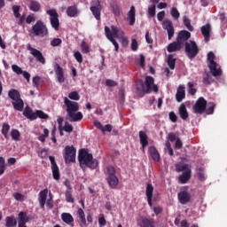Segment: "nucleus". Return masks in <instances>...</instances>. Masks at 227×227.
<instances>
[{
    "label": "nucleus",
    "mask_w": 227,
    "mask_h": 227,
    "mask_svg": "<svg viewBox=\"0 0 227 227\" xmlns=\"http://www.w3.org/2000/svg\"><path fill=\"white\" fill-rule=\"evenodd\" d=\"M105 33L106 38L111 42L115 49V52H118L120 51V44H118V42L114 40V35H113V30L111 31V28L109 27H105Z\"/></svg>",
    "instance_id": "nucleus-16"
},
{
    "label": "nucleus",
    "mask_w": 227,
    "mask_h": 227,
    "mask_svg": "<svg viewBox=\"0 0 227 227\" xmlns=\"http://www.w3.org/2000/svg\"><path fill=\"white\" fill-rule=\"evenodd\" d=\"M5 223L6 227H13L17 225V220L13 218V216H7L5 218Z\"/></svg>",
    "instance_id": "nucleus-36"
},
{
    "label": "nucleus",
    "mask_w": 227,
    "mask_h": 227,
    "mask_svg": "<svg viewBox=\"0 0 227 227\" xmlns=\"http://www.w3.org/2000/svg\"><path fill=\"white\" fill-rule=\"evenodd\" d=\"M182 146H184V144L182 143V140L177 137V139L176 140L175 147L176 148V150H181Z\"/></svg>",
    "instance_id": "nucleus-63"
},
{
    "label": "nucleus",
    "mask_w": 227,
    "mask_h": 227,
    "mask_svg": "<svg viewBox=\"0 0 227 227\" xmlns=\"http://www.w3.org/2000/svg\"><path fill=\"white\" fill-rule=\"evenodd\" d=\"M50 162L51 164V171L53 175L54 180H59L60 175H59V168L58 167V164H56V159L54 156H50Z\"/></svg>",
    "instance_id": "nucleus-18"
},
{
    "label": "nucleus",
    "mask_w": 227,
    "mask_h": 227,
    "mask_svg": "<svg viewBox=\"0 0 227 227\" xmlns=\"http://www.w3.org/2000/svg\"><path fill=\"white\" fill-rule=\"evenodd\" d=\"M27 51H29L30 54L34 56V58L38 61V63H42V65H45V58L43 57V54H42V51H40L37 49L33 48L30 43L27 45Z\"/></svg>",
    "instance_id": "nucleus-11"
},
{
    "label": "nucleus",
    "mask_w": 227,
    "mask_h": 227,
    "mask_svg": "<svg viewBox=\"0 0 227 227\" xmlns=\"http://www.w3.org/2000/svg\"><path fill=\"white\" fill-rule=\"evenodd\" d=\"M12 12H13V14L16 19H19L20 17V13L19 12H20V6H18V5L12 6Z\"/></svg>",
    "instance_id": "nucleus-53"
},
{
    "label": "nucleus",
    "mask_w": 227,
    "mask_h": 227,
    "mask_svg": "<svg viewBox=\"0 0 227 227\" xmlns=\"http://www.w3.org/2000/svg\"><path fill=\"white\" fill-rule=\"evenodd\" d=\"M29 3V8L32 12H40V8L42 6L40 5V3L38 1L30 0Z\"/></svg>",
    "instance_id": "nucleus-34"
},
{
    "label": "nucleus",
    "mask_w": 227,
    "mask_h": 227,
    "mask_svg": "<svg viewBox=\"0 0 227 227\" xmlns=\"http://www.w3.org/2000/svg\"><path fill=\"white\" fill-rule=\"evenodd\" d=\"M8 132H10V126L7 123H4L2 127V134L4 136L5 139H8Z\"/></svg>",
    "instance_id": "nucleus-45"
},
{
    "label": "nucleus",
    "mask_w": 227,
    "mask_h": 227,
    "mask_svg": "<svg viewBox=\"0 0 227 227\" xmlns=\"http://www.w3.org/2000/svg\"><path fill=\"white\" fill-rule=\"evenodd\" d=\"M68 98H70L71 100H79V98H81V96H79L78 91H72L68 94Z\"/></svg>",
    "instance_id": "nucleus-47"
},
{
    "label": "nucleus",
    "mask_w": 227,
    "mask_h": 227,
    "mask_svg": "<svg viewBox=\"0 0 227 227\" xmlns=\"http://www.w3.org/2000/svg\"><path fill=\"white\" fill-rule=\"evenodd\" d=\"M183 22H184L185 27H187V29H189L190 31H194V27H192V25H191V20H189V18L187 16L183 17Z\"/></svg>",
    "instance_id": "nucleus-38"
},
{
    "label": "nucleus",
    "mask_w": 227,
    "mask_h": 227,
    "mask_svg": "<svg viewBox=\"0 0 227 227\" xmlns=\"http://www.w3.org/2000/svg\"><path fill=\"white\" fill-rule=\"evenodd\" d=\"M185 98V87L184 85H180L177 88V91L176 94V102H182V100Z\"/></svg>",
    "instance_id": "nucleus-23"
},
{
    "label": "nucleus",
    "mask_w": 227,
    "mask_h": 227,
    "mask_svg": "<svg viewBox=\"0 0 227 227\" xmlns=\"http://www.w3.org/2000/svg\"><path fill=\"white\" fill-rule=\"evenodd\" d=\"M179 116L182 120H186L189 118V113H187V108L184 103H182L179 106Z\"/></svg>",
    "instance_id": "nucleus-29"
},
{
    "label": "nucleus",
    "mask_w": 227,
    "mask_h": 227,
    "mask_svg": "<svg viewBox=\"0 0 227 227\" xmlns=\"http://www.w3.org/2000/svg\"><path fill=\"white\" fill-rule=\"evenodd\" d=\"M170 15L175 19V20H178L180 19V12H178V9L176 7H172L170 10Z\"/></svg>",
    "instance_id": "nucleus-42"
},
{
    "label": "nucleus",
    "mask_w": 227,
    "mask_h": 227,
    "mask_svg": "<svg viewBox=\"0 0 227 227\" xmlns=\"http://www.w3.org/2000/svg\"><path fill=\"white\" fill-rule=\"evenodd\" d=\"M111 30L114 38H117L120 41L122 47H129V39L125 37V33L123 31L120 30L115 26H111Z\"/></svg>",
    "instance_id": "nucleus-8"
},
{
    "label": "nucleus",
    "mask_w": 227,
    "mask_h": 227,
    "mask_svg": "<svg viewBox=\"0 0 227 227\" xmlns=\"http://www.w3.org/2000/svg\"><path fill=\"white\" fill-rule=\"evenodd\" d=\"M146 197L148 205L152 207V198H153V186L150 184L146 186Z\"/></svg>",
    "instance_id": "nucleus-30"
},
{
    "label": "nucleus",
    "mask_w": 227,
    "mask_h": 227,
    "mask_svg": "<svg viewBox=\"0 0 227 227\" xmlns=\"http://www.w3.org/2000/svg\"><path fill=\"white\" fill-rule=\"evenodd\" d=\"M78 160L82 169H97L98 168V160L93 158V154L88 153V149H81L78 154Z\"/></svg>",
    "instance_id": "nucleus-1"
},
{
    "label": "nucleus",
    "mask_w": 227,
    "mask_h": 227,
    "mask_svg": "<svg viewBox=\"0 0 227 227\" xmlns=\"http://www.w3.org/2000/svg\"><path fill=\"white\" fill-rule=\"evenodd\" d=\"M155 8H156L155 4L148 8V13L151 17H155Z\"/></svg>",
    "instance_id": "nucleus-64"
},
{
    "label": "nucleus",
    "mask_w": 227,
    "mask_h": 227,
    "mask_svg": "<svg viewBox=\"0 0 227 227\" xmlns=\"http://www.w3.org/2000/svg\"><path fill=\"white\" fill-rule=\"evenodd\" d=\"M47 194H48V191L47 190H43L42 192H40L39 193V203L41 205V208H43V207H45V202L47 201Z\"/></svg>",
    "instance_id": "nucleus-31"
},
{
    "label": "nucleus",
    "mask_w": 227,
    "mask_h": 227,
    "mask_svg": "<svg viewBox=\"0 0 227 227\" xmlns=\"http://www.w3.org/2000/svg\"><path fill=\"white\" fill-rule=\"evenodd\" d=\"M191 38V34L187 30H181L178 33L176 41L184 47V43H187L188 39Z\"/></svg>",
    "instance_id": "nucleus-19"
},
{
    "label": "nucleus",
    "mask_w": 227,
    "mask_h": 227,
    "mask_svg": "<svg viewBox=\"0 0 227 227\" xmlns=\"http://www.w3.org/2000/svg\"><path fill=\"white\" fill-rule=\"evenodd\" d=\"M82 52L84 54H88V52H90V46L84 41L82 42Z\"/></svg>",
    "instance_id": "nucleus-54"
},
{
    "label": "nucleus",
    "mask_w": 227,
    "mask_h": 227,
    "mask_svg": "<svg viewBox=\"0 0 227 227\" xmlns=\"http://www.w3.org/2000/svg\"><path fill=\"white\" fill-rule=\"evenodd\" d=\"M185 52L190 58V59H192V58H196L198 56V53L200 52V48H198V44L194 41H190L185 43Z\"/></svg>",
    "instance_id": "nucleus-7"
},
{
    "label": "nucleus",
    "mask_w": 227,
    "mask_h": 227,
    "mask_svg": "<svg viewBox=\"0 0 227 227\" xmlns=\"http://www.w3.org/2000/svg\"><path fill=\"white\" fill-rule=\"evenodd\" d=\"M197 176L200 182H203V180H205V171L203 170V168H199L197 172Z\"/></svg>",
    "instance_id": "nucleus-52"
},
{
    "label": "nucleus",
    "mask_w": 227,
    "mask_h": 227,
    "mask_svg": "<svg viewBox=\"0 0 227 227\" xmlns=\"http://www.w3.org/2000/svg\"><path fill=\"white\" fill-rule=\"evenodd\" d=\"M19 223H23L25 224L29 221V218L27 217V215H25L24 212H20L19 214Z\"/></svg>",
    "instance_id": "nucleus-46"
},
{
    "label": "nucleus",
    "mask_w": 227,
    "mask_h": 227,
    "mask_svg": "<svg viewBox=\"0 0 227 227\" xmlns=\"http://www.w3.org/2000/svg\"><path fill=\"white\" fill-rule=\"evenodd\" d=\"M106 86H109L110 88H114V86H118V82H114V80H106Z\"/></svg>",
    "instance_id": "nucleus-60"
},
{
    "label": "nucleus",
    "mask_w": 227,
    "mask_h": 227,
    "mask_svg": "<svg viewBox=\"0 0 227 227\" xmlns=\"http://www.w3.org/2000/svg\"><path fill=\"white\" fill-rule=\"evenodd\" d=\"M177 198L179 200V203H181V205H187V203H189V201H191V193L189 192V191H187V189L183 188L181 189L180 192L177 194Z\"/></svg>",
    "instance_id": "nucleus-15"
},
{
    "label": "nucleus",
    "mask_w": 227,
    "mask_h": 227,
    "mask_svg": "<svg viewBox=\"0 0 227 227\" xmlns=\"http://www.w3.org/2000/svg\"><path fill=\"white\" fill-rule=\"evenodd\" d=\"M29 33L32 36H40V38H43V36L49 35V29H47V26L43 24V21L37 20L35 24L32 26Z\"/></svg>",
    "instance_id": "nucleus-3"
},
{
    "label": "nucleus",
    "mask_w": 227,
    "mask_h": 227,
    "mask_svg": "<svg viewBox=\"0 0 227 227\" xmlns=\"http://www.w3.org/2000/svg\"><path fill=\"white\" fill-rule=\"evenodd\" d=\"M189 93L190 95H196V89H194V83L189 82H188Z\"/></svg>",
    "instance_id": "nucleus-56"
},
{
    "label": "nucleus",
    "mask_w": 227,
    "mask_h": 227,
    "mask_svg": "<svg viewBox=\"0 0 227 227\" xmlns=\"http://www.w3.org/2000/svg\"><path fill=\"white\" fill-rule=\"evenodd\" d=\"M149 153L155 162H159L160 160V154H159V151L153 146L149 147Z\"/></svg>",
    "instance_id": "nucleus-27"
},
{
    "label": "nucleus",
    "mask_w": 227,
    "mask_h": 227,
    "mask_svg": "<svg viewBox=\"0 0 227 227\" xmlns=\"http://www.w3.org/2000/svg\"><path fill=\"white\" fill-rule=\"evenodd\" d=\"M77 12H77V7L76 6H70L67 10V13L68 17H75Z\"/></svg>",
    "instance_id": "nucleus-39"
},
{
    "label": "nucleus",
    "mask_w": 227,
    "mask_h": 227,
    "mask_svg": "<svg viewBox=\"0 0 227 227\" xmlns=\"http://www.w3.org/2000/svg\"><path fill=\"white\" fill-rule=\"evenodd\" d=\"M77 150L74 148V145H67L64 149V159L66 164H70V162H75V155Z\"/></svg>",
    "instance_id": "nucleus-9"
},
{
    "label": "nucleus",
    "mask_w": 227,
    "mask_h": 227,
    "mask_svg": "<svg viewBox=\"0 0 227 227\" xmlns=\"http://www.w3.org/2000/svg\"><path fill=\"white\" fill-rule=\"evenodd\" d=\"M24 116L29 118L30 120H35L36 114H33V110L29 106H27L23 112Z\"/></svg>",
    "instance_id": "nucleus-35"
},
{
    "label": "nucleus",
    "mask_w": 227,
    "mask_h": 227,
    "mask_svg": "<svg viewBox=\"0 0 227 227\" xmlns=\"http://www.w3.org/2000/svg\"><path fill=\"white\" fill-rule=\"evenodd\" d=\"M107 171V182L112 189H116L118 187L119 180L118 176H116V169L114 167L109 166L106 168Z\"/></svg>",
    "instance_id": "nucleus-6"
},
{
    "label": "nucleus",
    "mask_w": 227,
    "mask_h": 227,
    "mask_svg": "<svg viewBox=\"0 0 227 227\" xmlns=\"http://www.w3.org/2000/svg\"><path fill=\"white\" fill-rule=\"evenodd\" d=\"M5 169H6V162L4 161V158L0 157V175H3Z\"/></svg>",
    "instance_id": "nucleus-50"
},
{
    "label": "nucleus",
    "mask_w": 227,
    "mask_h": 227,
    "mask_svg": "<svg viewBox=\"0 0 227 227\" xmlns=\"http://www.w3.org/2000/svg\"><path fill=\"white\" fill-rule=\"evenodd\" d=\"M55 74L57 75L58 82H65V73L63 72V67H59V64H55Z\"/></svg>",
    "instance_id": "nucleus-21"
},
{
    "label": "nucleus",
    "mask_w": 227,
    "mask_h": 227,
    "mask_svg": "<svg viewBox=\"0 0 227 227\" xmlns=\"http://www.w3.org/2000/svg\"><path fill=\"white\" fill-rule=\"evenodd\" d=\"M63 43V41L59 38H54L51 41L50 44L51 47H59V45Z\"/></svg>",
    "instance_id": "nucleus-48"
},
{
    "label": "nucleus",
    "mask_w": 227,
    "mask_h": 227,
    "mask_svg": "<svg viewBox=\"0 0 227 227\" xmlns=\"http://www.w3.org/2000/svg\"><path fill=\"white\" fill-rule=\"evenodd\" d=\"M110 8L113 10V13L116 15V17H119L120 15V6H118V4L116 2L112 1L110 3Z\"/></svg>",
    "instance_id": "nucleus-37"
},
{
    "label": "nucleus",
    "mask_w": 227,
    "mask_h": 227,
    "mask_svg": "<svg viewBox=\"0 0 227 227\" xmlns=\"http://www.w3.org/2000/svg\"><path fill=\"white\" fill-rule=\"evenodd\" d=\"M63 130H65V132H73L74 131V126H72V124H70L69 122H66L64 127H63Z\"/></svg>",
    "instance_id": "nucleus-51"
},
{
    "label": "nucleus",
    "mask_w": 227,
    "mask_h": 227,
    "mask_svg": "<svg viewBox=\"0 0 227 227\" xmlns=\"http://www.w3.org/2000/svg\"><path fill=\"white\" fill-rule=\"evenodd\" d=\"M191 179V168H187L181 176H179V182L181 184H187Z\"/></svg>",
    "instance_id": "nucleus-28"
},
{
    "label": "nucleus",
    "mask_w": 227,
    "mask_h": 227,
    "mask_svg": "<svg viewBox=\"0 0 227 227\" xmlns=\"http://www.w3.org/2000/svg\"><path fill=\"white\" fill-rule=\"evenodd\" d=\"M78 214V217L81 221V223L85 225L86 224V215H84V211L82 210V208H79L77 211Z\"/></svg>",
    "instance_id": "nucleus-41"
},
{
    "label": "nucleus",
    "mask_w": 227,
    "mask_h": 227,
    "mask_svg": "<svg viewBox=\"0 0 227 227\" xmlns=\"http://www.w3.org/2000/svg\"><path fill=\"white\" fill-rule=\"evenodd\" d=\"M155 80H153V77L152 76H146L145 77V93H152V91H154V93H157L159 91V87L155 85Z\"/></svg>",
    "instance_id": "nucleus-12"
},
{
    "label": "nucleus",
    "mask_w": 227,
    "mask_h": 227,
    "mask_svg": "<svg viewBox=\"0 0 227 227\" xmlns=\"http://www.w3.org/2000/svg\"><path fill=\"white\" fill-rule=\"evenodd\" d=\"M127 20L129 26H134L136 24V7L131 6L129 12H128Z\"/></svg>",
    "instance_id": "nucleus-22"
},
{
    "label": "nucleus",
    "mask_w": 227,
    "mask_h": 227,
    "mask_svg": "<svg viewBox=\"0 0 227 227\" xmlns=\"http://www.w3.org/2000/svg\"><path fill=\"white\" fill-rule=\"evenodd\" d=\"M184 46L178 43V41L171 43L168 45L167 51L168 52H176V51H180Z\"/></svg>",
    "instance_id": "nucleus-25"
},
{
    "label": "nucleus",
    "mask_w": 227,
    "mask_h": 227,
    "mask_svg": "<svg viewBox=\"0 0 227 227\" xmlns=\"http://www.w3.org/2000/svg\"><path fill=\"white\" fill-rule=\"evenodd\" d=\"M74 58L78 63H82V54H81L79 51L74 52Z\"/></svg>",
    "instance_id": "nucleus-61"
},
{
    "label": "nucleus",
    "mask_w": 227,
    "mask_h": 227,
    "mask_svg": "<svg viewBox=\"0 0 227 227\" xmlns=\"http://www.w3.org/2000/svg\"><path fill=\"white\" fill-rule=\"evenodd\" d=\"M64 105L66 106V111L69 121L72 122L81 121L82 120V113L79 111V103L68 99V98H64Z\"/></svg>",
    "instance_id": "nucleus-2"
},
{
    "label": "nucleus",
    "mask_w": 227,
    "mask_h": 227,
    "mask_svg": "<svg viewBox=\"0 0 227 227\" xmlns=\"http://www.w3.org/2000/svg\"><path fill=\"white\" fill-rule=\"evenodd\" d=\"M215 54L210 51L207 54L209 70L214 77H219V75L223 74V70H221V67H219V66L217 65V62H215Z\"/></svg>",
    "instance_id": "nucleus-5"
},
{
    "label": "nucleus",
    "mask_w": 227,
    "mask_h": 227,
    "mask_svg": "<svg viewBox=\"0 0 227 227\" xmlns=\"http://www.w3.org/2000/svg\"><path fill=\"white\" fill-rule=\"evenodd\" d=\"M169 120L173 121V123H176L178 117L176 116V114L174 112H170L169 114Z\"/></svg>",
    "instance_id": "nucleus-59"
},
{
    "label": "nucleus",
    "mask_w": 227,
    "mask_h": 227,
    "mask_svg": "<svg viewBox=\"0 0 227 227\" xmlns=\"http://www.w3.org/2000/svg\"><path fill=\"white\" fill-rule=\"evenodd\" d=\"M33 84L35 88H38L40 86V76H35L33 78Z\"/></svg>",
    "instance_id": "nucleus-62"
},
{
    "label": "nucleus",
    "mask_w": 227,
    "mask_h": 227,
    "mask_svg": "<svg viewBox=\"0 0 227 227\" xmlns=\"http://www.w3.org/2000/svg\"><path fill=\"white\" fill-rule=\"evenodd\" d=\"M136 90L137 93L139 95V97H143L145 93H146V87H145V83L142 80H139L136 84Z\"/></svg>",
    "instance_id": "nucleus-26"
},
{
    "label": "nucleus",
    "mask_w": 227,
    "mask_h": 227,
    "mask_svg": "<svg viewBox=\"0 0 227 227\" xmlns=\"http://www.w3.org/2000/svg\"><path fill=\"white\" fill-rule=\"evenodd\" d=\"M35 20H36V17H35V14H30L26 19L27 24H31V22H35Z\"/></svg>",
    "instance_id": "nucleus-58"
},
{
    "label": "nucleus",
    "mask_w": 227,
    "mask_h": 227,
    "mask_svg": "<svg viewBox=\"0 0 227 227\" xmlns=\"http://www.w3.org/2000/svg\"><path fill=\"white\" fill-rule=\"evenodd\" d=\"M202 36L204 37L205 42H210V34L212 33V25L207 23L201 27L200 28Z\"/></svg>",
    "instance_id": "nucleus-20"
},
{
    "label": "nucleus",
    "mask_w": 227,
    "mask_h": 227,
    "mask_svg": "<svg viewBox=\"0 0 227 227\" xmlns=\"http://www.w3.org/2000/svg\"><path fill=\"white\" fill-rule=\"evenodd\" d=\"M90 4V12H92V15H94L97 20H100V12H102V5H100V1L93 0Z\"/></svg>",
    "instance_id": "nucleus-14"
},
{
    "label": "nucleus",
    "mask_w": 227,
    "mask_h": 227,
    "mask_svg": "<svg viewBox=\"0 0 227 227\" xmlns=\"http://www.w3.org/2000/svg\"><path fill=\"white\" fill-rule=\"evenodd\" d=\"M12 138L14 141H20V132H19L18 129H12L11 132Z\"/></svg>",
    "instance_id": "nucleus-44"
},
{
    "label": "nucleus",
    "mask_w": 227,
    "mask_h": 227,
    "mask_svg": "<svg viewBox=\"0 0 227 227\" xmlns=\"http://www.w3.org/2000/svg\"><path fill=\"white\" fill-rule=\"evenodd\" d=\"M163 29H166L168 36V40H171L175 35V27H173V22L169 20H165L162 23Z\"/></svg>",
    "instance_id": "nucleus-17"
},
{
    "label": "nucleus",
    "mask_w": 227,
    "mask_h": 227,
    "mask_svg": "<svg viewBox=\"0 0 227 227\" xmlns=\"http://www.w3.org/2000/svg\"><path fill=\"white\" fill-rule=\"evenodd\" d=\"M38 116V118H42L43 120H47L49 118V115L43 111H37L35 113V117Z\"/></svg>",
    "instance_id": "nucleus-57"
},
{
    "label": "nucleus",
    "mask_w": 227,
    "mask_h": 227,
    "mask_svg": "<svg viewBox=\"0 0 227 227\" xmlns=\"http://www.w3.org/2000/svg\"><path fill=\"white\" fill-rule=\"evenodd\" d=\"M194 113L203 114L207 110V101L203 98H200L193 106Z\"/></svg>",
    "instance_id": "nucleus-13"
},
{
    "label": "nucleus",
    "mask_w": 227,
    "mask_h": 227,
    "mask_svg": "<svg viewBox=\"0 0 227 227\" xmlns=\"http://www.w3.org/2000/svg\"><path fill=\"white\" fill-rule=\"evenodd\" d=\"M61 219L66 224H72L74 223V216L70 215L69 213H63L61 215Z\"/></svg>",
    "instance_id": "nucleus-33"
},
{
    "label": "nucleus",
    "mask_w": 227,
    "mask_h": 227,
    "mask_svg": "<svg viewBox=\"0 0 227 227\" xmlns=\"http://www.w3.org/2000/svg\"><path fill=\"white\" fill-rule=\"evenodd\" d=\"M46 13L50 15V22L55 31H59V14L55 9L46 11Z\"/></svg>",
    "instance_id": "nucleus-10"
},
{
    "label": "nucleus",
    "mask_w": 227,
    "mask_h": 227,
    "mask_svg": "<svg viewBox=\"0 0 227 227\" xmlns=\"http://www.w3.org/2000/svg\"><path fill=\"white\" fill-rule=\"evenodd\" d=\"M12 71L17 74V75H20L22 74V68L17 65L12 66Z\"/></svg>",
    "instance_id": "nucleus-55"
},
{
    "label": "nucleus",
    "mask_w": 227,
    "mask_h": 227,
    "mask_svg": "<svg viewBox=\"0 0 227 227\" xmlns=\"http://www.w3.org/2000/svg\"><path fill=\"white\" fill-rule=\"evenodd\" d=\"M176 62V59L173 58V55H168V65L171 70H175V64Z\"/></svg>",
    "instance_id": "nucleus-40"
},
{
    "label": "nucleus",
    "mask_w": 227,
    "mask_h": 227,
    "mask_svg": "<svg viewBox=\"0 0 227 227\" xmlns=\"http://www.w3.org/2000/svg\"><path fill=\"white\" fill-rule=\"evenodd\" d=\"M187 169H189V168L188 165L185 163H179L176 165V171H177V173H180L182 171H187Z\"/></svg>",
    "instance_id": "nucleus-43"
},
{
    "label": "nucleus",
    "mask_w": 227,
    "mask_h": 227,
    "mask_svg": "<svg viewBox=\"0 0 227 227\" xmlns=\"http://www.w3.org/2000/svg\"><path fill=\"white\" fill-rule=\"evenodd\" d=\"M139 139L143 148L148 145V136H146V133L139 131Z\"/></svg>",
    "instance_id": "nucleus-32"
},
{
    "label": "nucleus",
    "mask_w": 227,
    "mask_h": 227,
    "mask_svg": "<svg viewBox=\"0 0 227 227\" xmlns=\"http://www.w3.org/2000/svg\"><path fill=\"white\" fill-rule=\"evenodd\" d=\"M9 98L12 100V106L16 111H22L24 109V101L20 98V92L17 90H11L8 92Z\"/></svg>",
    "instance_id": "nucleus-4"
},
{
    "label": "nucleus",
    "mask_w": 227,
    "mask_h": 227,
    "mask_svg": "<svg viewBox=\"0 0 227 227\" xmlns=\"http://www.w3.org/2000/svg\"><path fill=\"white\" fill-rule=\"evenodd\" d=\"M140 226L141 227H155V221L153 218H146L143 217L140 219Z\"/></svg>",
    "instance_id": "nucleus-24"
},
{
    "label": "nucleus",
    "mask_w": 227,
    "mask_h": 227,
    "mask_svg": "<svg viewBox=\"0 0 227 227\" xmlns=\"http://www.w3.org/2000/svg\"><path fill=\"white\" fill-rule=\"evenodd\" d=\"M66 200H67V203H74L75 199H74V196L72 195V191L66 192Z\"/></svg>",
    "instance_id": "nucleus-49"
}]
</instances>
